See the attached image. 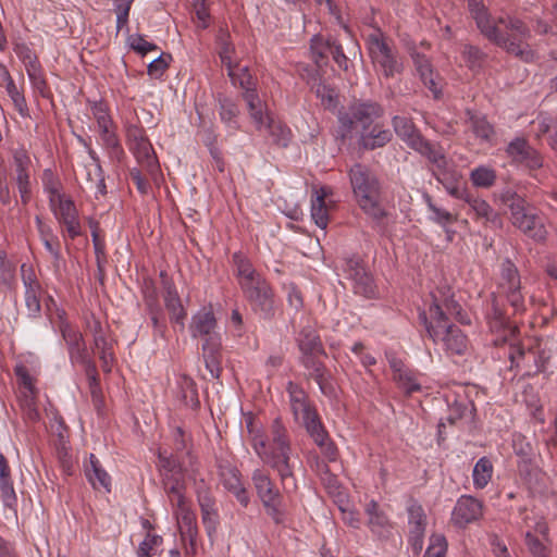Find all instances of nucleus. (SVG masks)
Instances as JSON below:
<instances>
[{
  "instance_id": "f257e3e1",
  "label": "nucleus",
  "mask_w": 557,
  "mask_h": 557,
  "mask_svg": "<svg viewBox=\"0 0 557 557\" xmlns=\"http://www.w3.org/2000/svg\"><path fill=\"white\" fill-rule=\"evenodd\" d=\"M248 442L261 461L276 471L285 492L296 488L295 458L289 433L280 418L265 432L252 416L246 418Z\"/></svg>"
},
{
  "instance_id": "f03ea898",
  "label": "nucleus",
  "mask_w": 557,
  "mask_h": 557,
  "mask_svg": "<svg viewBox=\"0 0 557 557\" xmlns=\"http://www.w3.org/2000/svg\"><path fill=\"white\" fill-rule=\"evenodd\" d=\"M432 302L420 313L426 332L436 345H441L448 356H465L470 349L468 337L449 322L448 314L461 323H469L461 306L453 298L449 288L431 293Z\"/></svg>"
},
{
  "instance_id": "7ed1b4c3",
  "label": "nucleus",
  "mask_w": 557,
  "mask_h": 557,
  "mask_svg": "<svg viewBox=\"0 0 557 557\" xmlns=\"http://www.w3.org/2000/svg\"><path fill=\"white\" fill-rule=\"evenodd\" d=\"M468 10L478 29L488 41L524 61L532 60L529 45L531 29L524 21L512 15L495 17L483 0H468Z\"/></svg>"
},
{
  "instance_id": "20e7f679",
  "label": "nucleus",
  "mask_w": 557,
  "mask_h": 557,
  "mask_svg": "<svg viewBox=\"0 0 557 557\" xmlns=\"http://www.w3.org/2000/svg\"><path fill=\"white\" fill-rule=\"evenodd\" d=\"M384 110L373 101L352 103L346 113L339 115V122L347 132L355 133L361 147L368 150L384 147L391 141L392 132L380 122Z\"/></svg>"
},
{
  "instance_id": "39448f33",
  "label": "nucleus",
  "mask_w": 557,
  "mask_h": 557,
  "mask_svg": "<svg viewBox=\"0 0 557 557\" xmlns=\"http://www.w3.org/2000/svg\"><path fill=\"white\" fill-rule=\"evenodd\" d=\"M164 454L165 451L160 453L161 466L166 470L164 490L174 507L182 537L188 540L190 545H194L197 536L196 515L191 509L190 503L183 494L185 488L183 470L173 456L165 457Z\"/></svg>"
},
{
  "instance_id": "423d86ee",
  "label": "nucleus",
  "mask_w": 557,
  "mask_h": 557,
  "mask_svg": "<svg viewBox=\"0 0 557 557\" xmlns=\"http://www.w3.org/2000/svg\"><path fill=\"white\" fill-rule=\"evenodd\" d=\"M354 198L369 218L381 221L387 216L382 199V187L376 175L366 165L357 163L348 171Z\"/></svg>"
},
{
  "instance_id": "0eeeda50",
  "label": "nucleus",
  "mask_w": 557,
  "mask_h": 557,
  "mask_svg": "<svg viewBox=\"0 0 557 557\" xmlns=\"http://www.w3.org/2000/svg\"><path fill=\"white\" fill-rule=\"evenodd\" d=\"M211 307H203L191 318L189 325L194 338H202L201 349L207 370L218 379L222 372V338Z\"/></svg>"
},
{
  "instance_id": "6e6552de",
  "label": "nucleus",
  "mask_w": 557,
  "mask_h": 557,
  "mask_svg": "<svg viewBox=\"0 0 557 557\" xmlns=\"http://www.w3.org/2000/svg\"><path fill=\"white\" fill-rule=\"evenodd\" d=\"M500 352L509 360L508 370L515 372V375L519 372L528 376L546 372L553 357L552 349L542 342L528 348L520 344L505 345L498 350Z\"/></svg>"
},
{
  "instance_id": "1a4fd4ad",
  "label": "nucleus",
  "mask_w": 557,
  "mask_h": 557,
  "mask_svg": "<svg viewBox=\"0 0 557 557\" xmlns=\"http://www.w3.org/2000/svg\"><path fill=\"white\" fill-rule=\"evenodd\" d=\"M243 99L246 102L248 116L255 128L259 133H264L278 145L286 146L290 138V129L276 120L269 110L268 104L260 98L257 90L243 92Z\"/></svg>"
},
{
  "instance_id": "9d476101",
  "label": "nucleus",
  "mask_w": 557,
  "mask_h": 557,
  "mask_svg": "<svg viewBox=\"0 0 557 557\" xmlns=\"http://www.w3.org/2000/svg\"><path fill=\"white\" fill-rule=\"evenodd\" d=\"M302 354L301 361L310 376L319 384L323 394H327V371L321 357L325 355L318 332L310 325L302 327L297 337Z\"/></svg>"
},
{
  "instance_id": "9b49d317",
  "label": "nucleus",
  "mask_w": 557,
  "mask_h": 557,
  "mask_svg": "<svg viewBox=\"0 0 557 557\" xmlns=\"http://www.w3.org/2000/svg\"><path fill=\"white\" fill-rule=\"evenodd\" d=\"M500 200L510 210L511 223L516 227L535 240L545 238L546 230L543 218L522 197L511 190H506L502 194Z\"/></svg>"
},
{
  "instance_id": "f8f14e48",
  "label": "nucleus",
  "mask_w": 557,
  "mask_h": 557,
  "mask_svg": "<svg viewBox=\"0 0 557 557\" xmlns=\"http://www.w3.org/2000/svg\"><path fill=\"white\" fill-rule=\"evenodd\" d=\"M392 122L396 135L406 143L408 147L426 158L428 161H435L437 164L443 163V147L426 140L411 119L396 115L393 117Z\"/></svg>"
},
{
  "instance_id": "ddd939ff",
  "label": "nucleus",
  "mask_w": 557,
  "mask_h": 557,
  "mask_svg": "<svg viewBox=\"0 0 557 557\" xmlns=\"http://www.w3.org/2000/svg\"><path fill=\"white\" fill-rule=\"evenodd\" d=\"M251 482L267 515L275 523H282L284 521L282 495L270 472L264 468L255 469L251 473Z\"/></svg>"
},
{
  "instance_id": "4468645a",
  "label": "nucleus",
  "mask_w": 557,
  "mask_h": 557,
  "mask_svg": "<svg viewBox=\"0 0 557 557\" xmlns=\"http://www.w3.org/2000/svg\"><path fill=\"white\" fill-rule=\"evenodd\" d=\"M368 49L375 70L384 77H394L401 72L397 51L379 29L369 35Z\"/></svg>"
},
{
  "instance_id": "2eb2a0df",
  "label": "nucleus",
  "mask_w": 557,
  "mask_h": 557,
  "mask_svg": "<svg viewBox=\"0 0 557 557\" xmlns=\"http://www.w3.org/2000/svg\"><path fill=\"white\" fill-rule=\"evenodd\" d=\"M127 146L143 170L153 180L158 181L160 165L153 147L141 126L129 125L126 129Z\"/></svg>"
},
{
  "instance_id": "dca6fc26",
  "label": "nucleus",
  "mask_w": 557,
  "mask_h": 557,
  "mask_svg": "<svg viewBox=\"0 0 557 557\" xmlns=\"http://www.w3.org/2000/svg\"><path fill=\"white\" fill-rule=\"evenodd\" d=\"M15 375L18 383V405L23 417L27 422L36 423L40 419V413L37 405L38 389L35 386V380L25 366H17Z\"/></svg>"
},
{
  "instance_id": "f3484780",
  "label": "nucleus",
  "mask_w": 557,
  "mask_h": 557,
  "mask_svg": "<svg viewBox=\"0 0 557 557\" xmlns=\"http://www.w3.org/2000/svg\"><path fill=\"white\" fill-rule=\"evenodd\" d=\"M287 392L289 394L290 410L297 422L301 423L307 432L311 426L317 428L322 424L320 417L314 407L308 400V396L304 389L297 384L288 383Z\"/></svg>"
},
{
  "instance_id": "a211bd4d",
  "label": "nucleus",
  "mask_w": 557,
  "mask_h": 557,
  "mask_svg": "<svg viewBox=\"0 0 557 557\" xmlns=\"http://www.w3.org/2000/svg\"><path fill=\"white\" fill-rule=\"evenodd\" d=\"M442 159L443 163L441 162L438 164L435 161H429L432 173L436 180L444 185L451 197L466 201L471 191L468 188L460 187L458 185V181L461 175L457 171L454 162L447 158L444 150Z\"/></svg>"
},
{
  "instance_id": "6ab92c4d",
  "label": "nucleus",
  "mask_w": 557,
  "mask_h": 557,
  "mask_svg": "<svg viewBox=\"0 0 557 557\" xmlns=\"http://www.w3.org/2000/svg\"><path fill=\"white\" fill-rule=\"evenodd\" d=\"M55 315L59 319L58 327L67 345L71 362L73 364L87 363L89 356L82 333L65 320V312L63 310L57 309Z\"/></svg>"
},
{
  "instance_id": "aec40b11",
  "label": "nucleus",
  "mask_w": 557,
  "mask_h": 557,
  "mask_svg": "<svg viewBox=\"0 0 557 557\" xmlns=\"http://www.w3.org/2000/svg\"><path fill=\"white\" fill-rule=\"evenodd\" d=\"M49 208L57 221L64 227L70 239H75L82 234V224L78 211L74 201L69 196L58 198L55 202H50Z\"/></svg>"
},
{
  "instance_id": "412c9836",
  "label": "nucleus",
  "mask_w": 557,
  "mask_h": 557,
  "mask_svg": "<svg viewBox=\"0 0 557 557\" xmlns=\"http://www.w3.org/2000/svg\"><path fill=\"white\" fill-rule=\"evenodd\" d=\"M343 269L347 278L352 282L356 294L366 298H374L376 296V285L372 275L366 270L362 261L358 257H351L345 260Z\"/></svg>"
},
{
  "instance_id": "4be33fe9",
  "label": "nucleus",
  "mask_w": 557,
  "mask_h": 557,
  "mask_svg": "<svg viewBox=\"0 0 557 557\" xmlns=\"http://www.w3.org/2000/svg\"><path fill=\"white\" fill-rule=\"evenodd\" d=\"M499 287L506 293L508 301L516 312L524 310V297L520 290V275L516 265L508 259L500 264Z\"/></svg>"
},
{
  "instance_id": "5701e85b",
  "label": "nucleus",
  "mask_w": 557,
  "mask_h": 557,
  "mask_svg": "<svg viewBox=\"0 0 557 557\" xmlns=\"http://www.w3.org/2000/svg\"><path fill=\"white\" fill-rule=\"evenodd\" d=\"M407 515L409 527L408 542L413 555L418 556L423 548V540L428 523L426 515L423 507L414 500H411L408 504Z\"/></svg>"
},
{
  "instance_id": "b1692460",
  "label": "nucleus",
  "mask_w": 557,
  "mask_h": 557,
  "mask_svg": "<svg viewBox=\"0 0 557 557\" xmlns=\"http://www.w3.org/2000/svg\"><path fill=\"white\" fill-rule=\"evenodd\" d=\"M333 196L332 187L325 185L314 188L311 195V218L322 230L326 228L330 214L336 208Z\"/></svg>"
},
{
  "instance_id": "393cba45",
  "label": "nucleus",
  "mask_w": 557,
  "mask_h": 557,
  "mask_svg": "<svg viewBox=\"0 0 557 557\" xmlns=\"http://www.w3.org/2000/svg\"><path fill=\"white\" fill-rule=\"evenodd\" d=\"M482 517L483 504L473 496L462 495L458 498L451 511L450 521L457 528H466Z\"/></svg>"
},
{
  "instance_id": "a878e982",
  "label": "nucleus",
  "mask_w": 557,
  "mask_h": 557,
  "mask_svg": "<svg viewBox=\"0 0 557 557\" xmlns=\"http://www.w3.org/2000/svg\"><path fill=\"white\" fill-rule=\"evenodd\" d=\"M21 275L25 288L24 299L28 315L37 318L41 311L40 296L42 294V287L32 267L23 263L21 267Z\"/></svg>"
},
{
  "instance_id": "bb28decb",
  "label": "nucleus",
  "mask_w": 557,
  "mask_h": 557,
  "mask_svg": "<svg viewBox=\"0 0 557 557\" xmlns=\"http://www.w3.org/2000/svg\"><path fill=\"white\" fill-rule=\"evenodd\" d=\"M83 471L86 480L96 492L111 493L112 478L94 454L83 460Z\"/></svg>"
},
{
  "instance_id": "cd10ccee",
  "label": "nucleus",
  "mask_w": 557,
  "mask_h": 557,
  "mask_svg": "<svg viewBox=\"0 0 557 557\" xmlns=\"http://www.w3.org/2000/svg\"><path fill=\"white\" fill-rule=\"evenodd\" d=\"M506 152L512 162L523 165L529 170H537L543 165L541 154L523 138H516L509 143Z\"/></svg>"
},
{
  "instance_id": "c85d7f7f",
  "label": "nucleus",
  "mask_w": 557,
  "mask_h": 557,
  "mask_svg": "<svg viewBox=\"0 0 557 557\" xmlns=\"http://www.w3.org/2000/svg\"><path fill=\"white\" fill-rule=\"evenodd\" d=\"M221 482L243 507H247L249 505L250 495L242 482L240 472L236 468H224L221 471Z\"/></svg>"
},
{
  "instance_id": "c756f323",
  "label": "nucleus",
  "mask_w": 557,
  "mask_h": 557,
  "mask_svg": "<svg viewBox=\"0 0 557 557\" xmlns=\"http://www.w3.org/2000/svg\"><path fill=\"white\" fill-rule=\"evenodd\" d=\"M364 511L368 516V527L371 532L380 537H388L393 530V523L386 513L381 510L375 500H371L366 505Z\"/></svg>"
},
{
  "instance_id": "7c9ffc66",
  "label": "nucleus",
  "mask_w": 557,
  "mask_h": 557,
  "mask_svg": "<svg viewBox=\"0 0 557 557\" xmlns=\"http://www.w3.org/2000/svg\"><path fill=\"white\" fill-rule=\"evenodd\" d=\"M412 59L416 70L424 86L430 89L434 98H440L442 94L441 79L438 78L437 74L433 72L429 59L420 53H413Z\"/></svg>"
},
{
  "instance_id": "2f4dec72",
  "label": "nucleus",
  "mask_w": 557,
  "mask_h": 557,
  "mask_svg": "<svg viewBox=\"0 0 557 557\" xmlns=\"http://www.w3.org/2000/svg\"><path fill=\"white\" fill-rule=\"evenodd\" d=\"M252 310L263 318H269L274 310V294L270 284L246 297Z\"/></svg>"
},
{
  "instance_id": "473e14b6",
  "label": "nucleus",
  "mask_w": 557,
  "mask_h": 557,
  "mask_svg": "<svg viewBox=\"0 0 557 557\" xmlns=\"http://www.w3.org/2000/svg\"><path fill=\"white\" fill-rule=\"evenodd\" d=\"M234 275L238 282V285H247V283L257 276L261 275L251 260L242 252H235L232 256Z\"/></svg>"
},
{
  "instance_id": "72a5a7b5",
  "label": "nucleus",
  "mask_w": 557,
  "mask_h": 557,
  "mask_svg": "<svg viewBox=\"0 0 557 557\" xmlns=\"http://www.w3.org/2000/svg\"><path fill=\"white\" fill-rule=\"evenodd\" d=\"M313 442L319 446L321 454L326 458L327 461H335L338 457V450L334 442L330 438L327 431L323 424L317 428L311 426L308 432Z\"/></svg>"
},
{
  "instance_id": "f704fd0d",
  "label": "nucleus",
  "mask_w": 557,
  "mask_h": 557,
  "mask_svg": "<svg viewBox=\"0 0 557 557\" xmlns=\"http://www.w3.org/2000/svg\"><path fill=\"white\" fill-rule=\"evenodd\" d=\"M468 129L480 143L492 144L495 137L494 126L481 114L470 115Z\"/></svg>"
},
{
  "instance_id": "c9c22d12",
  "label": "nucleus",
  "mask_w": 557,
  "mask_h": 557,
  "mask_svg": "<svg viewBox=\"0 0 557 557\" xmlns=\"http://www.w3.org/2000/svg\"><path fill=\"white\" fill-rule=\"evenodd\" d=\"M198 503L201 510L202 522L210 532L214 530L218 521V510L215 499L208 490L198 492Z\"/></svg>"
},
{
  "instance_id": "e433bc0d",
  "label": "nucleus",
  "mask_w": 557,
  "mask_h": 557,
  "mask_svg": "<svg viewBox=\"0 0 557 557\" xmlns=\"http://www.w3.org/2000/svg\"><path fill=\"white\" fill-rule=\"evenodd\" d=\"M94 347L101 361V367L104 372H111L113 363L115 361L113 343L106 335H97L94 339Z\"/></svg>"
},
{
  "instance_id": "4c0bfd02",
  "label": "nucleus",
  "mask_w": 557,
  "mask_h": 557,
  "mask_svg": "<svg viewBox=\"0 0 557 557\" xmlns=\"http://www.w3.org/2000/svg\"><path fill=\"white\" fill-rule=\"evenodd\" d=\"M164 302L170 311L171 319L176 323H183L186 312L181 304V299L174 284L166 282L164 285Z\"/></svg>"
},
{
  "instance_id": "58836bf2",
  "label": "nucleus",
  "mask_w": 557,
  "mask_h": 557,
  "mask_svg": "<svg viewBox=\"0 0 557 557\" xmlns=\"http://www.w3.org/2000/svg\"><path fill=\"white\" fill-rule=\"evenodd\" d=\"M219 115L221 121L230 128L238 129L237 117L239 115V107L237 102L228 97H219Z\"/></svg>"
},
{
  "instance_id": "ea45409f",
  "label": "nucleus",
  "mask_w": 557,
  "mask_h": 557,
  "mask_svg": "<svg viewBox=\"0 0 557 557\" xmlns=\"http://www.w3.org/2000/svg\"><path fill=\"white\" fill-rule=\"evenodd\" d=\"M0 491L2 494L3 503L11 506L16 502V495L11 479V470L5 457L0 454Z\"/></svg>"
},
{
  "instance_id": "a19ab883",
  "label": "nucleus",
  "mask_w": 557,
  "mask_h": 557,
  "mask_svg": "<svg viewBox=\"0 0 557 557\" xmlns=\"http://www.w3.org/2000/svg\"><path fill=\"white\" fill-rule=\"evenodd\" d=\"M230 35L221 32L218 37L219 42V55L222 64L227 69L228 76L232 81L236 82L235 75V62L233 60L234 47L230 42Z\"/></svg>"
},
{
  "instance_id": "79ce46f5",
  "label": "nucleus",
  "mask_w": 557,
  "mask_h": 557,
  "mask_svg": "<svg viewBox=\"0 0 557 557\" xmlns=\"http://www.w3.org/2000/svg\"><path fill=\"white\" fill-rule=\"evenodd\" d=\"M494 467L490 458L481 457L474 465L472 471L473 485L476 490L484 488L491 481Z\"/></svg>"
},
{
  "instance_id": "37998d69",
  "label": "nucleus",
  "mask_w": 557,
  "mask_h": 557,
  "mask_svg": "<svg viewBox=\"0 0 557 557\" xmlns=\"http://www.w3.org/2000/svg\"><path fill=\"white\" fill-rule=\"evenodd\" d=\"M143 527L147 530V534L139 544L137 557H152L162 545V537L151 532L152 527L148 520L143 521Z\"/></svg>"
},
{
  "instance_id": "c03bdc74",
  "label": "nucleus",
  "mask_w": 557,
  "mask_h": 557,
  "mask_svg": "<svg viewBox=\"0 0 557 557\" xmlns=\"http://www.w3.org/2000/svg\"><path fill=\"white\" fill-rule=\"evenodd\" d=\"M101 145L112 154L122 153V147L115 132L114 122L97 126Z\"/></svg>"
},
{
  "instance_id": "a18cd8bd",
  "label": "nucleus",
  "mask_w": 557,
  "mask_h": 557,
  "mask_svg": "<svg viewBox=\"0 0 557 557\" xmlns=\"http://www.w3.org/2000/svg\"><path fill=\"white\" fill-rule=\"evenodd\" d=\"M44 191L48 195V201L55 202L58 198L65 196L62 191V183L59 176L51 169H46L41 176Z\"/></svg>"
},
{
  "instance_id": "49530a36",
  "label": "nucleus",
  "mask_w": 557,
  "mask_h": 557,
  "mask_svg": "<svg viewBox=\"0 0 557 557\" xmlns=\"http://www.w3.org/2000/svg\"><path fill=\"white\" fill-rule=\"evenodd\" d=\"M23 62L25 64L26 73L29 77L33 87L37 89L40 94H44L47 84L37 58L27 54L23 58Z\"/></svg>"
},
{
  "instance_id": "de8ad7c7",
  "label": "nucleus",
  "mask_w": 557,
  "mask_h": 557,
  "mask_svg": "<svg viewBox=\"0 0 557 557\" xmlns=\"http://www.w3.org/2000/svg\"><path fill=\"white\" fill-rule=\"evenodd\" d=\"M333 44L334 41L325 39L321 35H317L311 39L310 50L312 59L318 66H322L327 63Z\"/></svg>"
},
{
  "instance_id": "09e8293b",
  "label": "nucleus",
  "mask_w": 557,
  "mask_h": 557,
  "mask_svg": "<svg viewBox=\"0 0 557 557\" xmlns=\"http://www.w3.org/2000/svg\"><path fill=\"white\" fill-rule=\"evenodd\" d=\"M465 202L470 207L471 211L474 212L478 220H484V224L494 221V210L483 198L471 191Z\"/></svg>"
},
{
  "instance_id": "8fccbe9b",
  "label": "nucleus",
  "mask_w": 557,
  "mask_h": 557,
  "mask_svg": "<svg viewBox=\"0 0 557 557\" xmlns=\"http://www.w3.org/2000/svg\"><path fill=\"white\" fill-rule=\"evenodd\" d=\"M496 171L487 165H480L470 172V181L473 186L479 188H490L496 182Z\"/></svg>"
},
{
  "instance_id": "3c124183",
  "label": "nucleus",
  "mask_w": 557,
  "mask_h": 557,
  "mask_svg": "<svg viewBox=\"0 0 557 557\" xmlns=\"http://www.w3.org/2000/svg\"><path fill=\"white\" fill-rule=\"evenodd\" d=\"M14 164H15V183L18 190L30 189L29 182V159L23 154L14 156Z\"/></svg>"
},
{
  "instance_id": "603ef678",
  "label": "nucleus",
  "mask_w": 557,
  "mask_h": 557,
  "mask_svg": "<svg viewBox=\"0 0 557 557\" xmlns=\"http://www.w3.org/2000/svg\"><path fill=\"white\" fill-rule=\"evenodd\" d=\"M462 59L471 71L482 67L486 54L478 47L466 45L461 51Z\"/></svg>"
},
{
  "instance_id": "864d4df0",
  "label": "nucleus",
  "mask_w": 557,
  "mask_h": 557,
  "mask_svg": "<svg viewBox=\"0 0 557 557\" xmlns=\"http://www.w3.org/2000/svg\"><path fill=\"white\" fill-rule=\"evenodd\" d=\"M3 85L5 86V90L9 97L11 98L15 110L20 113L21 116H28V107L26 103V99L24 95L18 90L13 78Z\"/></svg>"
},
{
  "instance_id": "5fc2aeb1",
  "label": "nucleus",
  "mask_w": 557,
  "mask_h": 557,
  "mask_svg": "<svg viewBox=\"0 0 557 557\" xmlns=\"http://www.w3.org/2000/svg\"><path fill=\"white\" fill-rule=\"evenodd\" d=\"M394 380L408 395L421 391V383L419 382L416 373L408 369L394 375Z\"/></svg>"
},
{
  "instance_id": "6e6d98bb",
  "label": "nucleus",
  "mask_w": 557,
  "mask_h": 557,
  "mask_svg": "<svg viewBox=\"0 0 557 557\" xmlns=\"http://www.w3.org/2000/svg\"><path fill=\"white\" fill-rule=\"evenodd\" d=\"M448 543L446 537L440 533H433L429 539V546L423 557H446Z\"/></svg>"
},
{
  "instance_id": "4d7b16f0",
  "label": "nucleus",
  "mask_w": 557,
  "mask_h": 557,
  "mask_svg": "<svg viewBox=\"0 0 557 557\" xmlns=\"http://www.w3.org/2000/svg\"><path fill=\"white\" fill-rule=\"evenodd\" d=\"M556 123H557V120L554 116H552L547 113H540L531 122V133L534 134L535 137L541 138L552 127H554Z\"/></svg>"
},
{
  "instance_id": "13d9d810",
  "label": "nucleus",
  "mask_w": 557,
  "mask_h": 557,
  "mask_svg": "<svg viewBox=\"0 0 557 557\" xmlns=\"http://www.w3.org/2000/svg\"><path fill=\"white\" fill-rule=\"evenodd\" d=\"M545 542L546 541L536 537L531 531L525 532V545L532 557H549L550 549Z\"/></svg>"
},
{
  "instance_id": "bf43d9fd",
  "label": "nucleus",
  "mask_w": 557,
  "mask_h": 557,
  "mask_svg": "<svg viewBox=\"0 0 557 557\" xmlns=\"http://www.w3.org/2000/svg\"><path fill=\"white\" fill-rule=\"evenodd\" d=\"M171 61L172 55L170 53L162 52L158 58L148 64V75L154 79L161 78L166 72Z\"/></svg>"
},
{
  "instance_id": "052dcab7",
  "label": "nucleus",
  "mask_w": 557,
  "mask_h": 557,
  "mask_svg": "<svg viewBox=\"0 0 557 557\" xmlns=\"http://www.w3.org/2000/svg\"><path fill=\"white\" fill-rule=\"evenodd\" d=\"M15 282V263L0 249V284L11 286Z\"/></svg>"
},
{
  "instance_id": "680f3d73",
  "label": "nucleus",
  "mask_w": 557,
  "mask_h": 557,
  "mask_svg": "<svg viewBox=\"0 0 557 557\" xmlns=\"http://www.w3.org/2000/svg\"><path fill=\"white\" fill-rule=\"evenodd\" d=\"M127 44L132 50L140 55H146L151 51H158L159 48L153 42L148 41L145 36L132 34L127 37Z\"/></svg>"
},
{
  "instance_id": "e2e57ef3",
  "label": "nucleus",
  "mask_w": 557,
  "mask_h": 557,
  "mask_svg": "<svg viewBox=\"0 0 557 557\" xmlns=\"http://www.w3.org/2000/svg\"><path fill=\"white\" fill-rule=\"evenodd\" d=\"M92 244L98 265L106 260V239L97 222L90 223Z\"/></svg>"
},
{
  "instance_id": "0e129e2a",
  "label": "nucleus",
  "mask_w": 557,
  "mask_h": 557,
  "mask_svg": "<svg viewBox=\"0 0 557 557\" xmlns=\"http://www.w3.org/2000/svg\"><path fill=\"white\" fill-rule=\"evenodd\" d=\"M428 208L432 213L431 220L442 227H446L457 221V214H453L449 211L435 206L431 201H429Z\"/></svg>"
},
{
  "instance_id": "69168bd1",
  "label": "nucleus",
  "mask_w": 557,
  "mask_h": 557,
  "mask_svg": "<svg viewBox=\"0 0 557 557\" xmlns=\"http://www.w3.org/2000/svg\"><path fill=\"white\" fill-rule=\"evenodd\" d=\"M525 527L528 528L527 531H531V533H537L540 534L544 541H548V525L545 521V519L541 516H527L524 518Z\"/></svg>"
},
{
  "instance_id": "338daca9",
  "label": "nucleus",
  "mask_w": 557,
  "mask_h": 557,
  "mask_svg": "<svg viewBox=\"0 0 557 557\" xmlns=\"http://www.w3.org/2000/svg\"><path fill=\"white\" fill-rule=\"evenodd\" d=\"M91 114L97 122V126L113 122L109 106L104 101L92 102Z\"/></svg>"
},
{
  "instance_id": "774afa93",
  "label": "nucleus",
  "mask_w": 557,
  "mask_h": 557,
  "mask_svg": "<svg viewBox=\"0 0 557 557\" xmlns=\"http://www.w3.org/2000/svg\"><path fill=\"white\" fill-rule=\"evenodd\" d=\"M317 96L326 108H334L337 103V94L335 89L324 83H320L315 89Z\"/></svg>"
}]
</instances>
